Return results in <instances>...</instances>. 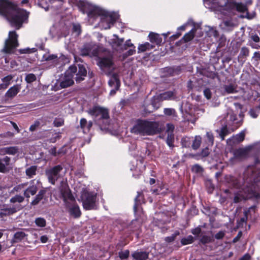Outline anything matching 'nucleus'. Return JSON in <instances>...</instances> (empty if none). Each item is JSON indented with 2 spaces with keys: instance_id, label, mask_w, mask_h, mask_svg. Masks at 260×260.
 <instances>
[{
  "instance_id": "f257e3e1",
  "label": "nucleus",
  "mask_w": 260,
  "mask_h": 260,
  "mask_svg": "<svg viewBox=\"0 0 260 260\" xmlns=\"http://www.w3.org/2000/svg\"><path fill=\"white\" fill-rule=\"evenodd\" d=\"M0 14L6 17L11 25L16 29H20L29 16L26 10H19L14 3L8 0H0Z\"/></svg>"
},
{
  "instance_id": "f03ea898",
  "label": "nucleus",
  "mask_w": 260,
  "mask_h": 260,
  "mask_svg": "<svg viewBox=\"0 0 260 260\" xmlns=\"http://www.w3.org/2000/svg\"><path fill=\"white\" fill-rule=\"evenodd\" d=\"M131 133L141 136H154L161 133L159 123L155 121L138 119L131 130Z\"/></svg>"
},
{
  "instance_id": "7ed1b4c3",
  "label": "nucleus",
  "mask_w": 260,
  "mask_h": 260,
  "mask_svg": "<svg viewBox=\"0 0 260 260\" xmlns=\"http://www.w3.org/2000/svg\"><path fill=\"white\" fill-rule=\"evenodd\" d=\"M88 16L90 18H96L98 16H101V20L105 21L108 24V28L110 27V25H113L116 21V16L114 13H109L108 12L100 8L94 7L88 13Z\"/></svg>"
},
{
  "instance_id": "20e7f679",
  "label": "nucleus",
  "mask_w": 260,
  "mask_h": 260,
  "mask_svg": "<svg viewBox=\"0 0 260 260\" xmlns=\"http://www.w3.org/2000/svg\"><path fill=\"white\" fill-rule=\"evenodd\" d=\"M81 199L83 208L86 210L97 209V193L93 191L84 190L81 193Z\"/></svg>"
},
{
  "instance_id": "39448f33",
  "label": "nucleus",
  "mask_w": 260,
  "mask_h": 260,
  "mask_svg": "<svg viewBox=\"0 0 260 260\" xmlns=\"http://www.w3.org/2000/svg\"><path fill=\"white\" fill-rule=\"evenodd\" d=\"M87 112L95 120H107L110 118L108 109L100 106H93L89 109Z\"/></svg>"
},
{
  "instance_id": "423d86ee",
  "label": "nucleus",
  "mask_w": 260,
  "mask_h": 260,
  "mask_svg": "<svg viewBox=\"0 0 260 260\" xmlns=\"http://www.w3.org/2000/svg\"><path fill=\"white\" fill-rule=\"evenodd\" d=\"M18 35L15 31H11L9 33V38L5 41L4 51L10 53L18 46Z\"/></svg>"
},
{
  "instance_id": "0eeeda50",
  "label": "nucleus",
  "mask_w": 260,
  "mask_h": 260,
  "mask_svg": "<svg viewBox=\"0 0 260 260\" xmlns=\"http://www.w3.org/2000/svg\"><path fill=\"white\" fill-rule=\"evenodd\" d=\"M63 168L60 165H58L51 167L45 171V174L48 181L52 185H55L56 181L60 177V173Z\"/></svg>"
},
{
  "instance_id": "6e6552de",
  "label": "nucleus",
  "mask_w": 260,
  "mask_h": 260,
  "mask_svg": "<svg viewBox=\"0 0 260 260\" xmlns=\"http://www.w3.org/2000/svg\"><path fill=\"white\" fill-rule=\"evenodd\" d=\"M77 71V67L76 66H71L66 73L65 78L60 83V85L62 88H67L74 84L73 78Z\"/></svg>"
},
{
  "instance_id": "1a4fd4ad",
  "label": "nucleus",
  "mask_w": 260,
  "mask_h": 260,
  "mask_svg": "<svg viewBox=\"0 0 260 260\" xmlns=\"http://www.w3.org/2000/svg\"><path fill=\"white\" fill-rule=\"evenodd\" d=\"M95 56L99 53V50L96 46L92 43H85L80 50V55L82 56L90 55Z\"/></svg>"
},
{
  "instance_id": "9d476101",
  "label": "nucleus",
  "mask_w": 260,
  "mask_h": 260,
  "mask_svg": "<svg viewBox=\"0 0 260 260\" xmlns=\"http://www.w3.org/2000/svg\"><path fill=\"white\" fill-rule=\"evenodd\" d=\"M97 64L102 69H110L114 64L113 57L112 56L100 57Z\"/></svg>"
},
{
  "instance_id": "9b49d317",
  "label": "nucleus",
  "mask_w": 260,
  "mask_h": 260,
  "mask_svg": "<svg viewBox=\"0 0 260 260\" xmlns=\"http://www.w3.org/2000/svg\"><path fill=\"white\" fill-rule=\"evenodd\" d=\"M38 190V187L35 184L34 180H31L29 186H27L23 191L24 197L29 199L30 196L35 195Z\"/></svg>"
},
{
  "instance_id": "f8f14e48",
  "label": "nucleus",
  "mask_w": 260,
  "mask_h": 260,
  "mask_svg": "<svg viewBox=\"0 0 260 260\" xmlns=\"http://www.w3.org/2000/svg\"><path fill=\"white\" fill-rule=\"evenodd\" d=\"M75 80L77 83H80L85 79L87 76V70L83 64H78L77 71L75 74Z\"/></svg>"
},
{
  "instance_id": "ddd939ff",
  "label": "nucleus",
  "mask_w": 260,
  "mask_h": 260,
  "mask_svg": "<svg viewBox=\"0 0 260 260\" xmlns=\"http://www.w3.org/2000/svg\"><path fill=\"white\" fill-rule=\"evenodd\" d=\"M22 207L20 204H16L12 207L4 208L1 209L0 214L2 216H9L20 211Z\"/></svg>"
},
{
  "instance_id": "4468645a",
  "label": "nucleus",
  "mask_w": 260,
  "mask_h": 260,
  "mask_svg": "<svg viewBox=\"0 0 260 260\" xmlns=\"http://www.w3.org/2000/svg\"><path fill=\"white\" fill-rule=\"evenodd\" d=\"M60 192L64 202H66L67 200L75 201L74 197L67 184H64L61 187Z\"/></svg>"
},
{
  "instance_id": "2eb2a0df",
  "label": "nucleus",
  "mask_w": 260,
  "mask_h": 260,
  "mask_svg": "<svg viewBox=\"0 0 260 260\" xmlns=\"http://www.w3.org/2000/svg\"><path fill=\"white\" fill-rule=\"evenodd\" d=\"M203 85V80L201 78L192 77L187 82V88L189 90H192L202 87Z\"/></svg>"
},
{
  "instance_id": "dca6fc26",
  "label": "nucleus",
  "mask_w": 260,
  "mask_h": 260,
  "mask_svg": "<svg viewBox=\"0 0 260 260\" xmlns=\"http://www.w3.org/2000/svg\"><path fill=\"white\" fill-rule=\"evenodd\" d=\"M20 89L21 86L19 84H16L11 87L5 94V100L8 101L14 98L20 91Z\"/></svg>"
},
{
  "instance_id": "f3484780",
  "label": "nucleus",
  "mask_w": 260,
  "mask_h": 260,
  "mask_svg": "<svg viewBox=\"0 0 260 260\" xmlns=\"http://www.w3.org/2000/svg\"><path fill=\"white\" fill-rule=\"evenodd\" d=\"M11 158L6 156L3 158H0V173H6L9 172L8 166L10 165Z\"/></svg>"
},
{
  "instance_id": "a211bd4d",
  "label": "nucleus",
  "mask_w": 260,
  "mask_h": 260,
  "mask_svg": "<svg viewBox=\"0 0 260 260\" xmlns=\"http://www.w3.org/2000/svg\"><path fill=\"white\" fill-rule=\"evenodd\" d=\"M92 125V122L91 121L87 122L85 118H82L80 120V126L84 134H88L90 132Z\"/></svg>"
},
{
  "instance_id": "6ab92c4d",
  "label": "nucleus",
  "mask_w": 260,
  "mask_h": 260,
  "mask_svg": "<svg viewBox=\"0 0 260 260\" xmlns=\"http://www.w3.org/2000/svg\"><path fill=\"white\" fill-rule=\"evenodd\" d=\"M133 260H147L149 257V253L146 251H134L132 253Z\"/></svg>"
},
{
  "instance_id": "aec40b11",
  "label": "nucleus",
  "mask_w": 260,
  "mask_h": 260,
  "mask_svg": "<svg viewBox=\"0 0 260 260\" xmlns=\"http://www.w3.org/2000/svg\"><path fill=\"white\" fill-rule=\"evenodd\" d=\"M145 203V198L142 191H138L137 195L135 199V204L134 205V211L136 213L137 209L140 205Z\"/></svg>"
},
{
  "instance_id": "412c9836",
  "label": "nucleus",
  "mask_w": 260,
  "mask_h": 260,
  "mask_svg": "<svg viewBox=\"0 0 260 260\" xmlns=\"http://www.w3.org/2000/svg\"><path fill=\"white\" fill-rule=\"evenodd\" d=\"M227 182L235 188L239 189L241 187V183L237 177L229 175L226 177Z\"/></svg>"
},
{
  "instance_id": "4be33fe9",
  "label": "nucleus",
  "mask_w": 260,
  "mask_h": 260,
  "mask_svg": "<svg viewBox=\"0 0 260 260\" xmlns=\"http://www.w3.org/2000/svg\"><path fill=\"white\" fill-rule=\"evenodd\" d=\"M108 85L110 87H112L115 86L116 87V89H119L120 86V81L119 80L118 75L114 73L110 80L108 81Z\"/></svg>"
},
{
  "instance_id": "5701e85b",
  "label": "nucleus",
  "mask_w": 260,
  "mask_h": 260,
  "mask_svg": "<svg viewBox=\"0 0 260 260\" xmlns=\"http://www.w3.org/2000/svg\"><path fill=\"white\" fill-rule=\"evenodd\" d=\"M249 55V49L246 47L241 48L240 53L238 56V60L239 62L244 63L247 57Z\"/></svg>"
},
{
  "instance_id": "b1692460",
  "label": "nucleus",
  "mask_w": 260,
  "mask_h": 260,
  "mask_svg": "<svg viewBox=\"0 0 260 260\" xmlns=\"http://www.w3.org/2000/svg\"><path fill=\"white\" fill-rule=\"evenodd\" d=\"M149 41L152 44L160 45L162 42V38L158 34L150 32L148 35Z\"/></svg>"
},
{
  "instance_id": "393cba45",
  "label": "nucleus",
  "mask_w": 260,
  "mask_h": 260,
  "mask_svg": "<svg viewBox=\"0 0 260 260\" xmlns=\"http://www.w3.org/2000/svg\"><path fill=\"white\" fill-rule=\"evenodd\" d=\"M69 213L71 216L75 218H79L81 215V212L79 206L77 203H74L70 208Z\"/></svg>"
},
{
  "instance_id": "a878e982",
  "label": "nucleus",
  "mask_w": 260,
  "mask_h": 260,
  "mask_svg": "<svg viewBox=\"0 0 260 260\" xmlns=\"http://www.w3.org/2000/svg\"><path fill=\"white\" fill-rule=\"evenodd\" d=\"M46 193V190L45 189H40L38 194L35 196L34 200L31 202L30 205L35 206L38 205L40 202L44 198Z\"/></svg>"
},
{
  "instance_id": "bb28decb",
  "label": "nucleus",
  "mask_w": 260,
  "mask_h": 260,
  "mask_svg": "<svg viewBox=\"0 0 260 260\" xmlns=\"http://www.w3.org/2000/svg\"><path fill=\"white\" fill-rule=\"evenodd\" d=\"M210 153V150L208 147L203 149L201 152L196 154H190L192 157L195 158L197 160H199L207 157Z\"/></svg>"
},
{
  "instance_id": "cd10ccee",
  "label": "nucleus",
  "mask_w": 260,
  "mask_h": 260,
  "mask_svg": "<svg viewBox=\"0 0 260 260\" xmlns=\"http://www.w3.org/2000/svg\"><path fill=\"white\" fill-rule=\"evenodd\" d=\"M114 36L115 37V39H113L111 40V45L113 49L117 50L118 48L122 47V44L124 42V39L119 38L117 35H114Z\"/></svg>"
},
{
  "instance_id": "c85d7f7f",
  "label": "nucleus",
  "mask_w": 260,
  "mask_h": 260,
  "mask_svg": "<svg viewBox=\"0 0 260 260\" xmlns=\"http://www.w3.org/2000/svg\"><path fill=\"white\" fill-rule=\"evenodd\" d=\"M158 96L159 98L160 99V100L163 101L165 100H171L175 96V93L173 91H167L160 93Z\"/></svg>"
},
{
  "instance_id": "c756f323",
  "label": "nucleus",
  "mask_w": 260,
  "mask_h": 260,
  "mask_svg": "<svg viewBox=\"0 0 260 260\" xmlns=\"http://www.w3.org/2000/svg\"><path fill=\"white\" fill-rule=\"evenodd\" d=\"M155 47V46L152 44H150L148 42H146L144 44H140L138 48V52H144L147 50H151L153 49Z\"/></svg>"
},
{
  "instance_id": "7c9ffc66",
  "label": "nucleus",
  "mask_w": 260,
  "mask_h": 260,
  "mask_svg": "<svg viewBox=\"0 0 260 260\" xmlns=\"http://www.w3.org/2000/svg\"><path fill=\"white\" fill-rule=\"evenodd\" d=\"M58 57L57 54H50L49 52L44 54L42 56V61H57Z\"/></svg>"
},
{
  "instance_id": "2f4dec72",
  "label": "nucleus",
  "mask_w": 260,
  "mask_h": 260,
  "mask_svg": "<svg viewBox=\"0 0 260 260\" xmlns=\"http://www.w3.org/2000/svg\"><path fill=\"white\" fill-rule=\"evenodd\" d=\"M249 150L247 149L240 148L235 150L234 155L236 157H245L248 154Z\"/></svg>"
},
{
  "instance_id": "473e14b6",
  "label": "nucleus",
  "mask_w": 260,
  "mask_h": 260,
  "mask_svg": "<svg viewBox=\"0 0 260 260\" xmlns=\"http://www.w3.org/2000/svg\"><path fill=\"white\" fill-rule=\"evenodd\" d=\"M233 8H235L236 10L240 13H244L247 11V8L246 6L242 3L234 2L233 4Z\"/></svg>"
},
{
  "instance_id": "72a5a7b5",
  "label": "nucleus",
  "mask_w": 260,
  "mask_h": 260,
  "mask_svg": "<svg viewBox=\"0 0 260 260\" xmlns=\"http://www.w3.org/2000/svg\"><path fill=\"white\" fill-rule=\"evenodd\" d=\"M196 30L194 28H192L191 30H190L189 32L186 33L183 38H182V40H183L184 42L187 43L191 40H192L194 37Z\"/></svg>"
},
{
  "instance_id": "f704fd0d",
  "label": "nucleus",
  "mask_w": 260,
  "mask_h": 260,
  "mask_svg": "<svg viewBox=\"0 0 260 260\" xmlns=\"http://www.w3.org/2000/svg\"><path fill=\"white\" fill-rule=\"evenodd\" d=\"M166 143L171 149H173L174 147V135L173 133H168L167 134Z\"/></svg>"
},
{
  "instance_id": "c9c22d12",
  "label": "nucleus",
  "mask_w": 260,
  "mask_h": 260,
  "mask_svg": "<svg viewBox=\"0 0 260 260\" xmlns=\"http://www.w3.org/2000/svg\"><path fill=\"white\" fill-rule=\"evenodd\" d=\"M202 138L200 136H196L193 141L191 147L193 149L197 150L201 146Z\"/></svg>"
},
{
  "instance_id": "e433bc0d",
  "label": "nucleus",
  "mask_w": 260,
  "mask_h": 260,
  "mask_svg": "<svg viewBox=\"0 0 260 260\" xmlns=\"http://www.w3.org/2000/svg\"><path fill=\"white\" fill-rule=\"evenodd\" d=\"M162 102L158 96H153L151 99V105L153 107L154 110L158 109L160 106V102Z\"/></svg>"
},
{
  "instance_id": "4c0bfd02",
  "label": "nucleus",
  "mask_w": 260,
  "mask_h": 260,
  "mask_svg": "<svg viewBox=\"0 0 260 260\" xmlns=\"http://www.w3.org/2000/svg\"><path fill=\"white\" fill-rule=\"evenodd\" d=\"M18 149L17 147L10 146L3 148V151L6 154L14 155L17 153Z\"/></svg>"
},
{
  "instance_id": "58836bf2",
  "label": "nucleus",
  "mask_w": 260,
  "mask_h": 260,
  "mask_svg": "<svg viewBox=\"0 0 260 260\" xmlns=\"http://www.w3.org/2000/svg\"><path fill=\"white\" fill-rule=\"evenodd\" d=\"M27 235L23 232H17L14 235V240L15 242H18L22 240Z\"/></svg>"
},
{
  "instance_id": "ea45409f",
  "label": "nucleus",
  "mask_w": 260,
  "mask_h": 260,
  "mask_svg": "<svg viewBox=\"0 0 260 260\" xmlns=\"http://www.w3.org/2000/svg\"><path fill=\"white\" fill-rule=\"evenodd\" d=\"M37 167L36 166H32L29 168L26 169V174L29 178H32L36 174V171Z\"/></svg>"
},
{
  "instance_id": "a19ab883",
  "label": "nucleus",
  "mask_w": 260,
  "mask_h": 260,
  "mask_svg": "<svg viewBox=\"0 0 260 260\" xmlns=\"http://www.w3.org/2000/svg\"><path fill=\"white\" fill-rule=\"evenodd\" d=\"M224 89L225 92L228 94L236 93L237 92L236 87L233 84L224 85Z\"/></svg>"
},
{
  "instance_id": "79ce46f5",
  "label": "nucleus",
  "mask_w": 260,
  "mask_h": 260,
  "mask_svg": "<svg viewBox=\"0 0 260 260\" xmlns=\"http://www.w3.org/2000/svg\"><path fill=\"white\" fill-rule=\"evenodd\" d=\"M24 197L19 195V194H16L15 196L11 198L10 200V202L11 203L15 204L16 203H18L19 204H20L24 202Z\"/></svg>"
},
{
  "instance_id": "37998d69",
  "label": "nucleus",
  "mask_w": 260,
  "mask_h": 260,
  "mask_svg": "<svg viewBox=\"0 0 260 260\" xmlns=\"http://www.w3.org/2000/svg\"><path fill=\"white\" fill-rule=\"evenodd\" d=\"M200 242L203 245H206V244L212 242L214 241V239L213 237L208 236V235H203L200 239Z\"/></svg>"
},
{
  "instance_id": "c03bdc74",
  "label": "nucleus",
  "mask_w": 260,
  "mask_h": 260,
  "mask_svg": "<svg viewBox=\"0 0 260 260\" xmlns=\"http://www.w3.org/2000/svg\"><path fill=\"white\" fill-rule=\"evenodd\" d=\"M194 242V238L191 235L181 239L180 242L182 245H186L192 243Z\"/></svg>"
},
{
  "instance_id": "a18cd8bd",
  "label": "nucleus",
  "mask_w": 260,
  "mask_h": 260,
  "mask_svg": "<svg viewBox=\"0 0 260 260\" xmlns=\"http://www.w3.org/2000/svg\"><path fill=\"white\" fill-rule=\"evenodd\" d=\"M35 223L40 228H44L46 225V221L43 217H38L35 219Z\"/></svg>"
},
{
  "instance_id": "49530a36",
  "label": "nucleus",
  "mask_w": 260,
  "mask_h": 260,
  "mask_svg": "<svg viewBox=\"0 0 260 260\" xmlns=\"http://www.w3.org/2000/svg\"><path fill=\"white\" fill-rule=\"evenodd\" d=\"M179 235L180 232L178 231H176L171 236L165 237V241L167 243H171L173 242L176 238L177 236Z\"/></svg>"
},
{
  "instance_id": "de8ad7c7",
  "label": "nucleus",
  "mask_w": 260,
  "mask_h": 260,
  "mask_svg": "<svg viewBox=\"0 0 260 260\" xmlns=\"http://www.w3.org/2000/svg\"><path fill=\"white\" fill-rule=\"evenodd\" d=\"M64 124V121L63 118L61 117H56L54 118L53 125L55 127H60L63 125Z\"/></svg>"
},
{
  "instance_id": "09e8293b",
  "label": "nucleus",
  "mask_w": 260,
  "mask_h": 260,
  "mask_svg": "<svg viewBox=\"0 0 260 260\" xmlns=\"http://www.w3.org/2000/svg\"><path fill=\"white\" fill-rule=\"evenodd\" d=\"M129 256V251L128 249L118 252V256L121 260L127 259Z\"/></svg>"
},
{
  "instance_id": "8fccbe9b",
  "label": "nucleus",
  "mask_w": 260,
  "mask_h": 260,
  "mask_svg": "<svg viewBox=\"0 0 260 260\" xmlns=\"http://www.w3.org/2000/svg\"><path fill=\"white\" fill-rule=\"evenodd\" d=\"M191 171L196 174L203 173V168L199 164H195L191 168Z\"/></svg>"
},
{
  "instance_id": "3c124183",
  "label": "nucleus",
  "mask_w": 260,
  "mask_h": 260,
  "mask_svg": "<svg viewBox=\"0 0 260 260\" xmlns=\"http://www.w3.org/2000/svg\"><path fill=\"white\" fill-rule=\"evenodd\" d=\"M249 211H245L244 212V216L241 218L238 221V226H242L244 223H246L248 219V214Z\"/></svg>"
},
{
  "instance_id": "603ef678",
  "label": "nucleus",
  "mask_w": 260,
  "mask_h": 260,
  "mask_svg": "<svg viewBox=\"0 0 260 260\" xmlns=\"http://www.w3.org/2000/svg\"><path fill=\"white\" fill-rule=\"evenodd\" d=\"M207 140H206L207 143H209V145L212 146L214 144V136L213 134L211 132H208L206 133V135Z\"/></svg>"
},
{
  "instance_id": "864d4df0",
  "label": "nucleus",
  "mask_w": 260,
  "mask_h": 260,
  "mask_svg": "<svg viewBox=\"0 0 260 260\" xmlns=\"http://www.w3.org/2000/svg\"><path fill=\"white\" fill-rule=\"evenodd\" d=\"M37 80L36 75L32 73H30L26 75L25 80L27 83H31Z\"/></svg>"
},
{
  "instance_id": "5fc2aeb1",
  "label": "nucleus",
  "mask_w": 260,
  "mask_h": 260,
  "mask_svg": "<svg viewBox=\"0 0 260 260\" xmlns=\"http://www.w3.org/2000/svg\"><path fill=\"white\" fill-rule=\"evenodd\" d=\"M229 134V132L227 128V126L224 125L221 128L220 132L219 133V136L222 140H224L225 137Z\"/></svg>"
},
{
  "instance_id": "6e6d98bb",
  "label": "nucleus",
  "mask_w": 260,
  "mask_h": 260,
  "mask_svg": "<svg viewBox=\"0 0 260 260\" xmlns=\"http://www.w3.org/2000/svg\"><path fill=\"white\" fill-rule=\"evenodd\" d=\"M134 45L131 43V41L130 39L126 40L124 45L121 47V49L122 51L127 49L128 47H134Z\"/></svg>"
},
{
  "instance_id": "4d7b16f0",
  "label": "nucleus",
  "mask_w": 260,
  "mask_h": 260,
  "mask_svg": "<svg viewBox=\"0 0 260 260\" xmlns=\"http://www.w3.org/2000/svg\"><path fill=\"white\" fill-rule=\"evenodd\" d=\"M204 95L207 100H210L212 98V92L210 88H206L204 91Z\"/></svg>"
},
{
  "instance_id": "13d9d810",
  "label": "nucleus",
  "mask_w": 260,
  "mask_h": 260,
  "mask_svg": "<svg viewBox=\"0 0 260 260\" xmlns=\"http://www.w3.org/2000/svg\"><path fill=\"white\" fill-rule=\"evenodd\" d=\"M13 79V76L11 75H8L2 79L3 83H5L8 87L11 80Z\"/></svg>"
},
{
  "instance_id": "bf43d9fd",
  "label": "nucleus",
  "mask_w": 260,
  "mask_h": 260,
  "mask_svg": "<svg viewBox=\"0 0 260 260\" xmlns=\"http://www.w3.org/2000/svg\"><path fill=\"white\" fill-rule=\"evenodd\" d=\"M225 235V231H220L215 235L214 237L217 240H221L224 238Z\"/></svg>"
},
{
  "instance_id": "052dcab7",
  "label": "nucleus",
  "mask_w": 260,
  "mask_h": 260,
  "mask_svg": "<svg viewBox=\"0 0 260 260\" xmlns=\"http://www.w3.org/2000/svg\"><path fill=\"white\" fill-rule=\"evenodd\" d=\"M164 112L167 116H171L175 113V110L172 108H165Z\"/></svg>"
},
{
  "instance_id": "680f3d73",
  "label": "nucleus",
  "mask_w": 260,
  "mask_h": 260,
  "mask_svg": "<svg viewBox=\"0 0 260 260\" xmlns=\"http://www.w3.org/2000/svg\"><path fill=\"white\" fill-rule=\"evenodd\" d=\"M131 49H129L127 51H126L124 54V57H127L129 56H131L133 54H134L136 53V49H135V46L130 47Z\"/></svg>"
},
{
  "instance_id": "e2e57ef3",
  "label": "nucleus",
  "mask_w": 260,
  "mask_h": 260,
  "mask_svg": "<svg viewBox=\"0 0 260 260\" xmlns=\"http://www.w3.org/2000/svg\"><path fill=\"white\" fill-rule=\"evenodd\" d=\"M49 152L53 156H57L61 153V151L59 150L58 152L56 151V148L53 147L50 149Z\"/></svg>"
},
{
  "instance_id": "0e129e2a",
  "label": "nucleus",
  "mask_w": 260,
  "mask_h": 260,
  "mask_svg": "<svg viewBox=\"0 0 260 260\" xmlns=\"http://www.w3.org/2000/svg\"><path fill=\"white\" fill-rule=\"evenodd\" d=\"M191 232L194 235L199 236L202 232L201 226H198V227L192 229Z\"/></svg>"
},
{
  "instance_id": "69168bd1",
  "label": "nucleus",
  "mask_w": 260,
  "mask_h": 260,
  "mask_svg": "<svg viewBox=\"0 0 260 260\" xmlns=\"http://www.w3.org/2000/svg\"><path fill=\"white\" fill-rule=\"evenodd\" d=\"M28 182H26V183H21L20 184H19L18 185H17L15 187H14V189L16 191H20V190H21L22 189H23L26 186H27V185H28Z\"/></svg>"
},
{
  "instance_id": "338daca9",
  "label": "nucleus",
  "mask_w": 260,
  "mask_h": 260,
  "mask_svg": "<svg viewBox=\"0 0 260 260\" xmlns=\"http://www.w3.org/2000/svg\"><path fill=\"white\" fill-rule=\"evenodd\" d=\"M55 137H52L50 139V142L55 143V142H56V141L57 140H59L61 137L60 132H58L57 133H55Z\"/></svg>"
},
{
  "instance_id": "774afa93",
  "label": "nucleus",
  "mask_w": 260,
  "mask_h": 260,
  "mask_svg": "<svg viewBox=\"0 0 260 260\" xmlns=\"http://www.w3.org/2000/svg\"><path fill=\"white\" fill-rule=\"evenodd\" d=\"M249 114L252 117L255 118L258 116V112H257V110L254 108L250 110Z\"/></svg>"
}]
</instances>
